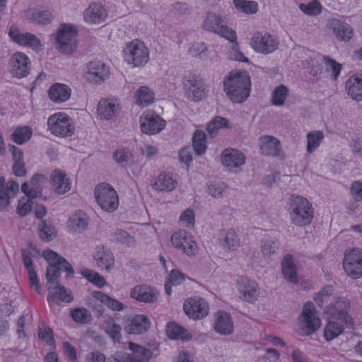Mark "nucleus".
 I'll list each match as a JSON object with an SVG mask.
<instances>
[{"label":"nucleus","instance_id":"20","mask_svg":"<svg viewBox=\"0 0 362 362\" xmlns=\"http://www.w3.org/2000/svg\"><path fill=\"white\" fill-rule=\"evenodd\" d=\"M121 104L116 98H104L97 105V117L100 120H111L121 112Z\"/></svg>","mask_w":362,"mask_h":362},{"label":"nucleus","instance_id":"7","mask_svg":"<svg viewBox=\"0 0 362 362\" xmlns=\"http://www.w3.org/2000/svg\"><path fill=\"white\" fill-rule=\"evenodd\" d=\"M42 256L49 264L46 274L48 283L52 282L54 278V279H59L62 271L66 273L67 277L73 275L74 269L71 265L57 252L51 250H47L44 251Z\"/></svg>","mask_w":362,"mask_h":362},{"label":"nucleus","instance_id":"44","mask_svg":"<svg viewBox=\"0 0 362 362\" xmlns=\"http://www.w3.org/2000/svg\"><path fill=\"white\" fill-rule=\"evenodd\" d=\"M135 103L141 107L151 105L155 100L153 92L148 86H141L135 93Z\"/></svg>","mask_w":362,"mask_h":362},{"label":"nucleus","instance_id":"52","mask_svg":"<svg viewBox=\"0 0 362 362\" xmlns=\"http://www.w3.org/2000/svg\"><path fill=\"white\" fill-rule=\"evenodd\" d=\"M193 148L197 155H202L206 150V136L202 130H197L193 136Z\"/></svg>","mask_w":362,"mask_h":362},{"label":"nucleus","instance_id":"11","mask_svg":"<svg viewBox=\"0 0 362 362\" xmlns=\"http://www.w3.org/2000/svg\"><path fill=\"white\" fill-rule=\"evenodd\" d=\"M139 128L142 134L156 135L166 127V121L152 110H146L139 119Z\"/></svg>","mask_w":362,"mask_h":362},{"label":"nucleus","instance_id":"33","mask_svg":"<svg viewBox=\"0 0 362 362\" xmlns=\"http://www.w3.org/2000/svg\"><path fill=\"white\" fill-rule=\"evenodd\" d=\"M259 146L261 153L265 156L280 157L283 155L280 141L272 136H263L259 138Z\"/></svg>","mask_w":362,"mask_h":362},{"label":"nucleus","instance_id":"36","mask_svg":"<svg viewBox=\"0 0 362 362\" xmlns=\"http://www.w3.org/2000/svg\"><path fill=\"white\" fill-rule=\"evenodd\" d=\"M46 177L43 175H35L29 182H25L21 186L22 192L26 197L32 199L37 197L42 192V185L46 182Z\"/></svg>","mask_w":362,"mask_h":362},{"label":"nucleus","instance_id":"64","mask_svg":"<svg viewBox=\"0 0 362 362\" xmlns=\"http://www.w3.org/2000/svg\"><path fill=\"white\" fill-rule=\"evenodd\" d=\"M226 189V185L221 181L211 182L208 185V193L214 197H221Z\"/></svg>","mask_w":362,"mask_h":362},{"label":"nucleus","instance_id":"31","mask_svg":"<svg viewBox=\"0 0 362 362\" xmlns=\"http://www.w3.org/2000/svg\"><path fill=\"white\" fill-rule=\"evenodd\" d=\"M93 259L101 269L111 270L115 264L112 252L103 245H97L93 252Z\"/></svg>","mask_w":362,"mask_h":362},{"label":"nucleus","instance_id":"29","mask_svg":"<svg viewBox=\"0 0 362 362\" xmlns=\"http://www.w3.org/2000/svg\"><path fill=\"white\" fill-rule=\"evenodd\" d=\"M47 287L49 290V294L47 297V301L50 305L57 303L58 300L65 303H70L73 300L71 291L59 285L58 279H53L52 282H47Z\"/></svg>","mask_w":362,"mask_h":362},{"label":"nucleus","instance_id":"12","mask_svg":"<svg viewBox=\"0 0 362 362\" xmlns=\"http://www.w3.org/2000/svg\"><path fill=\"white\" fill-rule=\"evenodd\" d=\"M172 246L189 257L198 254L199 247L194 237L185 230L180 229L171 235Z\"/></svg>","mask_w":362,"mask_h":362},{"label":"nucleus","instance_id":"24","mask_svg":"<svg viewBox=\"0 0 362 362\" xmlns=\"http://www.w3.org/2000/svg\"><path fill=\"white\" fill-rule=\"evenodd\" d=\"M8 35L12 41L20 46L29 47L33 50H39L42 46L37 36L30 33H22L16 25L10 27Z\"/></svg>","mask_w":362,"mask_h":362},{"label":"nucleus","instance_id":"37","mask_svg":"<svg viewBox=\"0 0 362 362\" xmlns=\"http://www.w3.org/2000/svg\"><path fill=\"white\" fill-rule=\"evenodd\" d=\"M177 185V180L170 173H160L151 181L152 187L158 191L172 192Z\"/></svg>","mask_w":362,"mask_h":362},{"label":"nucleus","instance_id":"22","mask_svg":"<svg viewBox=\"0 0 362 362\" xmlns=\"http://www.w3.org/2000/svg\"><path fill=\"white\" fill-rule=\"evenodd\" d=\"M237 290L241 298L250 303L257 300L259 296L258 283L247 276H240L237 280Z\"/></svg>","mask_w":362,"mask_h":362},{"label":"nucleus","instance_id":"43","mask_svg":"<svg viewBox=\"0 0 362 362\" xmlns=\"http://www.w3.org/2000/svg\"><path fill=\"white\" fill-rule=\"evenodd\" d=\"M92 297L96 302L103 304L112 311L119 312L124 309V305L122 303L101 291H93Z\"/></svg>","mask_w":362,"mask_h":362},{"label":"nucleus","instance_id":"21","mask_svg":"<svg viewBox=\"0 0 362 362\" xmlns=\"http://www.w3.org/2000/svg\"><path fill=\"white\" fill-rule=\"evenodd\" d=\"M220 160L228 171L238 173L245 163V156L238 149L226 148L221 154Z\"/></svg>","mask_w":362,"mask_h":362},{"label":"nucleus","instance_id":"49","mask_svg":"<svg viewBox=\"0 0 362 362\" xmlns=\"http://www.w3.org/2000/svg\"><path fill=\"white\" fill-rule=\"evenodd\" d=\"M240 245L235 231L233 229L227 230L223 234L222 246L226 251H235Z\"/></svg>","mask_w":362,"mask_h":362},{"label":"nucleus","instance_id":"35","mask_svg":"<svg viewBox=\"0 0 362 362\" xmlns=\"http://www.w3.org/2000/svg\"><path fill=\"white\" fill-rule=\"evenodd\" d=\"M88 225V216L85 212L78 210L72 214L66 222V228L71 233H81Z\"/></svg>","mask_w":362,"mask_h":362},{"label":"nucleus","instance_id":"13","mask_svg":"<svg viewBox=\"0 0 362 362\" xmlns=\"http://www.w3.org/2000/svg\"><path fill=\"white\" fill-rule=\"evenodd\" d=\"M183 90L187 98L192 101H200L207 95V88L198 76L189 74L183 78Z\"/></svg>","mask_w":362,"mask_h":362},{"label":"nucleus","instance_id":"50","mask_svg":"<svg viewBox=\"0 0 362 362\" xmlns=\"http://www.w3.org/2000/svg\"><path fill=\"white\" fill-rule=\"evenodd\" d=\"M324 139V134L322 131H312L307 134V151L312 153L320 146Z\"/></svg>","mask_w":362,"mask_h":362},{"label":"nucleus","instance_id":"28","mask_svg":"<svg viewBox=\"0 0 362 362\" xmlns=\"http://www.w3.org/2000/svg\"><path fill=\"white\" fill-rule=\"evenodd\" d=\"M19 191V185L13 180L7 182L4 177H0V210L6 209Z\"/></svg>","mask_w":362,"mask_h":362},{"label":"nucleus","instance_id":"26","mask_svg":"<svg viewBox=\"0 0 362 362\" xmlns=\"http://www.w3.org/2000/svg\"><path fill=\"white\" fill-rule=\"evenodd\" d=\"M49 184L55 194L64 195L71 191L72 181L67 173L60 169L54 170L49 175Z\"/></svg>","mask_w":362,"mask_h":362},{"label":"nucleus","instance_id":"27","mask_svg":"<svg viewBox=\"0 0 362 362\" xmlns=\"http://www.w3.org/2000/svg\"><path fill=\"white\" fill-rule=\"evenodd\" d=\"M10 73L13 76L21 78L28 75L30 69V60L24 53H14L9 62Z\"/></svg>","mask_w":362,"mask_h":362},{"label":"nucleus","instance_id":"14","mask_svg":"<svg viewBox=\"0 0 362 362\" xmlns=\"http://www.w3.org/2000/svg\"><path fill=\"white\" fill-rule=\"evenodd\" d=\"M183 311L189 319L200 320L209 315L210 307L205 298L200 296H192L185 300Z\"/></svg>","mask_w":362,"mask_h":362},{"label":"nucleus","instance_id":"54","mask_svg":"<svg viewBox=\"0 0 362 362\" xmlns=\"http://www.w3.org/2000/svg\"><path fill=\"white\" fill-rule=\"evenodd\" d=\"M235 8L246 14H254L258 11V4L255 1L233 0Z\"/></svg>","mask_w":362,"mask_h":362},{"label":"nucleus","instance_id":"48","mask_svg":"<svg viewBox=\"0 0 362 362\" xmlns=\"http://www.w3.org/2000/svg\"><path fill=\"white\" fill-rule=\"evenodd\" d=\"M185 276L182 272L177 269H172L168 279L165 283V290L167 295L172 293V286H178L184 282Z\"/></svg>","mask_w":362,"mask_h":362},{"label":"nucleus","instance_id":"60","mask_svg":"<svg viewBox=\"0 0 362 362\" xmlns=\"http://www.w3.org/2000/svg\"><path fill=\"white\" fill-rule=\"evenodd\" d=\"M299 9L305 15L317 16L322 11V6L317 0H312L308 3L299 4Z\"/></svg>","mask_w":362,"mask_h":362},{"label":"nucleus","instance_id":"45","mask_svg":"<svg viewBox=\"0 0 362 362\" xmlns=\"http://www.w3.org/2000/svg\"><path fill=\"white\" fill-rule=\"evenodd\" d=\"M282 273L285 279L292 283L297 281L296 266L291 255H286L281 262Z\"/></svg>","mask_w":362,"mask_h":362},{"label":"nucleus","instance_id":"23","mask_svg":"<svg viewBox=\"0 0 362 362\" xmlns=\"http://www.w3.org/2000/svg\"><path fill=\"white\" fill-rule=\"evenodd\" d=\"M108 17V11L100 1L90 2L83 12V20L89 25H99Z\"/></svg>","mask_w":362,"mask_h":362},{"label":"nucleus","instance_id":"10","mask_svg":"<svg viewBox=\"0 0 362 362\" xmlns=\"http://www.w3.org/2000/svg\"><path fill=\"white\" fill-rule=\"evenodd\" d=\"M98 204L105 211H115L119 205V198L115 189L105 182L98 185L94 190Z\"/></svg>","mask_w":362,"mask_h":362},{"label":"nucleus","instance_id":"62","mask_svg":"<svg viewBox=\"0 0 362 362\" xmlns=\"http://www.w3.org/2000/svg\"><path fill=\"white\" fill-rule=\"evenodd\" d=\"M38 337L45 341L52 348L55 347V341L52 329L45 325H42L38 329Z\"/></svg>","mask_w":362,"mask_h":362},{"label":"nucleus","instance_id":"9","mask_svg":"<svg viewBox=\"0 0 362 362\" xmlns=\"http://www.w3.org/2000/svg\"><path fill=\"white\" fill-rule=\"evenodd\" d=\"M202 28L219 35L230 42H235L237 39L235 32L226 25V17L215 12H209L206 14Z\"/></svg>","mask_w":362,"mask_h":362},{"label":"nucleus","instance_id":"8","mask_svg":"<svg viewBox=\"0 0 362 362\" xmlns=\"http://www.w3.org/2000/svg\"><path fill=\"white\" fill-rule=\"evenodd\" d=\"M321 320L314 304L307 302L304 304L303 312L299 317V325L297 332L301 336H308L321 327Z\"/></svg>","mask_w":362,"mask_h":362},{"label":"nucleus","instance_id":"17","mask_svg":"<svg viewBox=\"0 0 362 362\" xmlns=\"http://www.w3.org/2000/svg\"><path fill=\"white\" fill-rule=\"evenodd\" d=\"M343 268L346 274L352 279H358L362 276V250L353 248L346 251L343 262Z\"/></svg>","mask_w":362,"mask_h":362},{"label":"nucleus","instance_id":"51","mask_svg":"<svg viewBox=\"0 0 362 362\" xmlns=\"http://www.w3.org/2000/svg\"><path fill=\"white\" fill-rule=\"evenodd\" d=\"M289 90L284 85H279L276 86L271 95V101L272 105L275 106H281L284 104L288 95Z\"/></svg>","mask_w":362,"mask_h":362},{"label":"nucleus","instance_id":"5","mask_svg":"<svg viewBox=\"0 0 362 362\" xmlns=\"http://www.w3.org/2000/svg\"><path fill=\"white\" fill-rule=\"evenodd\" d=\"M47 129L51 134L59 138L71 137L76 127L73 119L64 112H57L47 118Z\"/></svg>","mask_w":362,"mask_h":362},{"label":"nucleus","instance_id":"55","mask_svg":"<svg viewBox=\"0 0 362 362\" xmlns=\"http://www.w3.org/2000/svg\"><path fill=\"white\" fill-rule=\"evenodd\" d=\"M227 127H228V121L226 118L218 116L208 123L206 131L211 135H216L220 130Z\"/></svg>","mask_w":362,"mask_h":362},{"label":"nucleus","instance_id":"47","mask_svg":"<svg viewBox=\"0 0 362 362\" xmlns=\"http://www.w3.org/2000/svg\"><path fill=\"white\" fill-rule=\"evenodd\" d=\"M11 151L13 155V173L15 175L21 177L25 175V164L23 160V153L22 151L17 147L12 146L11 147Z\"/></svg>","mask_w":362,"mask_h":362},{"label":"nucleus","instance_id":"3","mask_svg":"<svg viewBox=\"0 0 362 362\" xmlns=\"http://www.w3.org/2000/svg\"><path fill=\"white\" fill-rule=\"evenodd\" d=\"M121 56L123 62L131 68H142L150 60V52L146 45L140 40H133L123 47Z\"/></svg>","mask_w":362,"mask_h":362},{"label":"nucleus","instance_id":"53","mask_svg":"<svg viewBox=\"0 0 362 362\" xmlns=\"http://www.w3.org/2000/svg\"><path fill=\"white\" fill-rule=\"evenodd\" d=\"M195 211L192 208H187L183 210L179 216V224L186 228H192L195 224Z\"/></svg>","mask_w":362,"mask_h":362},{"label":"nucleus","instance_id":"15","mask_svg":"<svg viewBox=\"0 0 362 362\" xmlns=\"http://www.w3.org/2000/svg\"><path fill=\"white\" fill-rule=\"evenodd\" d=\"M110 67L100 60L88 62L84 67L83 77L93 84H100L110 76Z\"/></svg>","mask_w":362,"mask_h":362},{"label":"nucleus","instance_id":"40","mask_svg":"<svg viewBox=\"0 0 362 362\" xmlns=\"http://www.w3.org/2000/svg\"><path fill=\"white\" fill-rule=\"evenodd\" d=\"M331 28L336 37L341 41L348 42L354 36L352 27L346 22L341 20H333Z\"/></svg>","mask_w":362,"mask_h":362},{"label":"nucleus","instance_id":"42","mask_svg":"<svg viewBox=\"0 0 362 362\" xmlns=\"http://www.w3.org/2000/svg\"><path fill=\"white\" fill-rule=\"evenodd\" d=\"M348 95L356 101H362V74L354 75L346 82Z\"/></svg>","mask_w":362,"mask_h":362},{"label":"nucleus","instance_id":"6","mask_svg":"<svg viewBox=\"0 0 362 362\" xmlns=\"http://www.w3.org/2000/svg\"><path fill=\"white\" fill-rule=\"evenodd\" d=\"M57 49L64 54L74 52L78 46V30L76 25L62 23L54 34Z\"/></svg>","mask_w":362,"mask_h":362},{"label":"nucleus","instance_id":"38","mask_svg":"<svg viewBox=\"0 0 362 362\" xmlns=\"http://www.w3.org/2000/svg\"><path fill=\"white\" fill-rule=\"evenodd\" d=\"M165 332L172 340L187 341L192 338V334L187 329L175 322H170L166 325Z\"/></svg>","mask_w":362,"mask_h":362},{"label":"nucleus","instance_id":"63","mask_svg":"<svg viewBox=\"0 0 362 362\" xmlns=\"http://www.w3.org/2000/svg\"><path fill=\"white\" fill-rule=\"evenodd\" d=\"M334 288L329 285L323 287L320 291L315 296L314 300L318 306L322 307L325 303L329 300L331 295L333 293Z\"/></svg>","mask_w":362,"mask_h":362},{"label":"nucleus","instance_id":"18","mask_svg":"<svg viewBox=\"0 0 362 362\" xmlns=\"http://www.w3.org/2000/svg\"><path fill=\"white\" fill-rule=\"evenodd\" d=\"M40 256V251L37 245L33 243H29L23 252V263L28 272L30 286L38 294L41 293L42 288L39 284L38 277L33 266L31 258H37Z\"/></svg>","mask_w":362,"mask_h":362},{"label":"nucleus","instance_id":"58","mask_svg":"<svg viewBox=\"0 0 362 362\" xmlns=\"http://www.w3.org/2000/svg\"><path fill=\"white\" fill-rule=\"evenodd\" d=\"M133 158L132 152L126 148H119L113 153V159L118 164L124 166L129 164Z\"/></svg>","mask_w":362,"mask_h":362},{"label":"nucleus","instance_id":"19","mask_svg":"<svg viewBox=\"0 0 362 362\" xmlns=\"http://www.w3.org/2000/svg\"><path fill=\"white\" fill-rule=\"evenodd\" d=\"M129 349L132 356L117 353L114 356V362H148L152 358L153 354L149 349L135 343L130 342Z\"/></svg>","mask_w":362,"mask_h":362},{"label":"nucleus","instance_id":"30","mask_svg":"<svg viewBox=\"0 0 362 362\" xmlns=\"http://www.w3.org/2000/svg\"><path fill=\"white\" fill-rule=\"evenodd\" d=\"M151 325V320L147 315L139 314L134 315L124 324V329L129 334L138 335L146 332Z\"/></svg>","mask_w":362,"mask_h":362},{"label":"nucleus","instance_id":"2","mask_svg":"<svg viewBox=\"0 0 362 362\" xmlns=\"http://www.w3.org/2000/svg\"><path fill=\"white\" fill-rule=\"evenodd\" d=\"M252 88L249 74L245 71H232L223 79V90L230 101L245 102L250 95Z\"/></svg>","mask_w":362,"mask_h":362},{"label":"nucleus","instance_id":"56","mask_svg":"<svg viewBox=\"0 0 362 362\" xmlns=\"http://www.w3.org/2000/svg\"><path fill=\"white\" fill-rule=\"evenodd\" d=\"M33 134V130L28 126L16 128L13 133V140L18 144H22L28 141Z\"/></svg>","mask_w":362,"mask_h":362},{"label":"nucleus","instance_id":"25","mask_svg":"<svg viewBox=\"0 0 362 362\" xmlns=\"http://www.w3.org/2000/svg\"><path fill=\"white\" fill-rule=\"evenodd\" d=\"M310 60L307 62L306 65H303L305 69H311V71L314 74L317 72V66L322 62H324L327 71L329 74L330 76L336 80L341 70V64L336 61L331 59L328 57H322L319 54H312L310 56Z\"/></svg>","mask_w":362,"mask_h":362},{"label":"nucleus","instance_id":"32","mask_svg":"<svg viewBox=\"0 0 362 362\" xmlns=\"http://www.w3.org/2000/svg\"><path fill=\"white\" fill-rule=\"evenodd\" d=\"M130 297L142 303H153L158 297V291L146 284H139L130 291Z\"/></svg>","mask_w":362,"mask_h":362},{"label":"nucleus","instance_id":"39","mask_svg":"<svg viewBox=\"0 0 362 362\" xmlns=\"http://www.w3.org/2000/svg\"><path fill=\"white\" fill-rule=\"evenodd\" d=\"M214 329L223 335H228L233 332V323L228 313L220 311L216 314Z\"/></svg>","mask_w":362,"mask_h":362},{"label":"nucleus","instance_id":"1","mask_svg":"<svg viewBox=\"0 0 362 362\" xmlns=\"http://www.w3.org/2000/svg\"><path fill=\"white\" fill-rule=\"evenodd\" d=\"M350 301L346 297H339L334 299L325 309V314L329 318L324 329V337L326 341H330L338 337L344 332L343 323L346 327L354 326V320L348 313Z\"/></svg>","mask_w":362,"mask_h":362},{"label":"nucleus","instance_id":"16","mask_svg":"<svg viewBox=\"0 0 362 362\" xmlns=\"http://www.w3.org/2000/svg\"><path fill=\"white\" fill-rule=\"evenodd\" d=\"M277 38L269 33H255L250 40V46L257 53L268 54L274 52L279 47Z\"/></svg>","mask_w":362,"mask_h":362},{"label":"nucleus","instance_id":"34","mask_svg":"<svg viewBox=\"0 0 362 362\" xmlns=\"http://www.w3.org/2000/svg\"><path fill=\"white\" fill-rule=\"evenodd\" d=\"M71 88L65 83H55L48 89V97L51 101L57 104L65 103L71 95Z\"/></svg>","mask_w":362,"mask_h":362},{"label":"nucleus","instance_id":"4","mask_svg":"<svg viewBox=\"0 0 362 362\" xmlns=\"http://www.w3.org/2000/svg\"><path fill=\"white\" fill-rule=\"evenodd\" d=\"M289 214L291 221L297 226L308 225L314 216V209L310 202L301 196L293 195L291 197Z\"/></svg>","mask_w":362,"mask_h":362},{"label":"nucleus","instance_id":"41","mask_svg":"<svg viewBox=\"0 0 362 362\" xmlns=\"http://www.w3.org/2000/svg\"><path fill=\"white\" fill-rule=\"evenodd\" d=\"M23 18L33 23L47 25L52 21V14L48 11L30 8L24 12Z\"/></svg>","mask_w":362,"mask_h":362},{"label":"nucleus","instance_id":"61","mask_svg":"<svg viewBox=\"0 0 362 362\" xmlns=\"http://www.w3.org/2000/svg\"><path fill=\"white\" fill-rule=\"evenodd\" d=\"M73 320L77 323L85 324L90 321L91 314L86 308H74L70 311Z\"/></svg>","mask_w":362,"mask_h":362},{"label":"nucleus","instance_id":"46","mask_svg":"<svg viewBox=\"0 0 362 362\" xmlns=\"http://www.w3.org/2000/svg\"><path fill=\"white\" fill-rule=\"evenodd\" d=\"M58 235V230L55 226L46 221H42L38 227V236L44 242L54 240Z\"/></svg>","mask_w":362,"mask_h":362},{"label":"nucleus","instance_id":"59","mask_svg":"<svg viewBox=\"0 0 362 362\" xmlns=\"http://www.w3.org/2000/svg\"><path fill=\"white\" fill-rule=\"evenodd\" d=\"M81 273L86 279L98 288L103 287L106 284L103 276L91 269H83Z\"/></svg>","mask_w":362,"mask_h":362},{"label":"nucleus","instance_id":"57","mask_svg":"<svg viewBox=\"0 0 362 362\" xmlns=\"http://www.w3.org/2000/svg\"><path fill=\"white\" fill-rule=\"evenodd\" d=\"M105 332L115 341H119L121 338L122 327L119 325L115 322L112 319H108L103 325Z\"/></svg>","mask_w":362,"mask_h":362}]
</instances>
